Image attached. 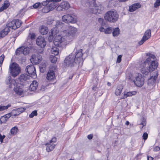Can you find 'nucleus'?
Listing matches in <instances>:
<instances>
[{"mask_svg":"<svg viewBox=\"0 0 160 160\" xmlns=\"http://www.w3.org/2000/svg\"><path fill=\"white\" fill-rule=\"evenodd\" d=\"M146 60L141 62L139 67L143 75H147L149 72L153 71L158 65V62L154 60L156 58L154 55L149 52L146 54Z\"/></svg>","mask_w":160,"mask_h":160,"instance_id":"nucleus-1","label":"nucleus"},{"mask_svg":"<svg viewBox=\"0 0 160 160\" xmlns=\"http://www.w3.org/2000/svg\"><path fill=\"white\" fill-rule=\"evenodd\" d=\"M29 76L26 74L21 75V96L27 95L28 92Z\"/></svg>","mask_w":160,"mask_h":160,"instance_id":"nucleus-2","label":"nucleus"},{"mask_svg":"<svg viewBox=\"0 0 160 160\" xmlns=\"http://www.w3.org/2000/svg\"><path fill=\"white\" fill-rule=\"evenodd\" d=\"M118 17L117 12L112 10L107 12L104 16L105 20L110 22H115L118 20Z\"/></svg>","mask_w":160,"mask_h":160,"instance_id":"nucleus-3","label":"nucleus"},{"mask_svg":"<svg viewBox=\"0 0 160 160\" xmlns=\"http://www.w3.org/2000/svg\"><path fill=\"white\" fill-rule=\"evenodd\" d=\"M9 71L12 76L14 78L16 77L20 72L19 65L16 62L11 63L9 65Z\"/></svg>","mask_w":160,"mask_h":160,"instance_id":"nucleus-4","label":"nucleus"},{"mask_svg":"<svg viewBox=\"0 0 160 160\" xmlns=\"http://www.w3.org/2000/svg\"><path fill=\"white\" fill-rule=\"evenodd\" d=\"M78 62L75 59V55L71 54L66 57L64 60V64L67 66L72 67Z\"/></svg>","mask_w":160,"mask_h":160,"instance_id":"nucleus-5","label":"nucleus"},{"mask_svg":"<svg viewBox=\"0 0 160 160\" xmlns=\"http://www.w3.org/2000/svg\"><path fill=\"white\" fill-rule=\"evenodd\" d=\"M77 32V29L75 28L70 26L68 30H64L62 32L61 34L63 37H70V38L73 37Z\"/></svg>","mask_w":160,"mask_h":160,"instance_id":"nucleus-6","label":"nucleus"},{"mask_svg":"<svg viewBox=\"0 0 160 160\" xmlns=\"http://www.w3.org/2000/svg\"><path fill=\"white\" fill-rule=\"evenodd\" d=\"M25 71L28 73L29 76L33 78L37 77L36 72L34 66L32 65L28 66Z\"/></svg>","mask_w":160,"mask_h":160,"instance_id":"nucleus-7","label":"nucleus"},{"mask_svg":"<svg viewBox=\"0 0 160 160\" xmlns=\"http://www.w3.org/2000/svg\"><path fill=\"white\" fill-rule=\"evenodd\" d=\"M62 20L66 23H75L77 21V17L74 15L67 14L63 16Z\"/></svg>","mask_w":160,"mask_h":160,"instance_id":"nucleus-8","label":"nucleus"},{"mask_svg":"<svg viewBox=\"0 0 160 160\" xmlns=\"http://www.w3.org/2000/svg\"><path fill=\"white\" fill-rule=\"evenodd\" d=\"M6 28L9 29L12 28L13 29H16L20 27V22L19 20H13L11 22H9L6 25Z\"/></svg>","mask_w":160,"mask_h":160,"instance_id":"nucleus-9","label":"nucleus"},{"mask_svg":"<svg viewBox=\"0 0 160 160\" xmlns=\"http://www.w3.org/2000/svg\"><path fill=\"white\" fill-rule=\"evenodd\" d=\"M133 81L137 87H140L144 84V79L141 74L138 73L136 77V80H134Z\"/></svg>","mask_w":160,"mask_h":160,"instance_id":"nucleus-10","label":"nucleus"},{"mask_svg":"<svg viewBox=\"0 0 160 160\" xmlns=\"http://www.w3.org/2000/svg\"><path fill=\"white\" fill-rule=\"evenodd\" d=\"M56 141V138L54 137L52 138L48 143H46L45 145L46 146V150L47 152H49L54 149L55 145L53 144V143L55 142Z\"/></svg>","mask_w":160,"mask_h":160,"instance_id":"nucleus-11","label":"nucleus"},{"mask_svg":"<svg viewBox=\"0 0 160 160\" xmlns=\"http://www.w3.org/2000/svg\"><path fill=\"white\" fill-rule=\"evenodd\" d=\"M42 56L38 54L37 55L33 54L32 56L30 59L32 63L35 64H39L42 60Z\"/></svg>","mask_w":160,"mask_h":160,"instance_id":"nucleus-12","label":"nucleus"},{"mask_svg":"<svg viewBox=\"0 0 160 160\" xmlns=\"http://www.w3.org/2000/svg\"><path fill=\"white\" fill-rule=\"evenodd\" d=\"M82 50L80 49L76 52V55H75V59L77 60V61L78 62V64L79 65H82L83 62L82 58Z\"/></svg>","mask_w":160,"mask_h":160,"instance_id":"nucleus-13","label":"nucleus"},{"mask_svg":"<svg viewBox=\"0 0 160 160\" xmlns=\"http://www.w3.org/2000/svg\"><path fill=\"white\" fill-rule=\"evenodd\" d=\"M36 42L37 45L42 48H44L46 45L44 38L42 36H39L36 39Z\"/></svg>","mask_w":160,"mask_h":160,"instance_id":"nucleus-14","label":"nucleus"},{"mask_svg":"<svg viewBox=\"0 0 160 160\" xmlns=\"http://www.w3.org/2000/svg\"><path fill=\"white\" fill-rule=\"evenodd\" d=\"M55 68H54V69L53 68H51L49 70L47 75V79L48 80H53L55 78V73L54 70Z\"/></svg>","mask_w":160,"mask_h":160,"instance_id":"nucleus-15","label":"nucleus"},{"mask_svg":"<svg viewBox=\"0 0 160 160\" xmlns=\"http://www.w3.org/2000/svg\"><path fill=\"white\" fill-rule=\"evenodd\" d=\"M158 76V72L156 71L153 73V75L148 79V85H153L155 82L156 79Z\"/></svg>","mask_w":160,"mask_h":160,"instance_id":"nucleus-16","label":"nucleus"},{"mask_svg":"<svg viewBox=\"0 0 160 160\" xmlns=\"http://www.w3.org/2000/svg\"><path fill=\"white\" fill-rule=\"evenodd\" d=\"M69 7V4L67 2H63L58 7L57 9L58 11H61L63 9H68Z\"/></svg>","mask_w":160,"mask_h":160,"instance_id":"nucleus-17","label":"nucleus"},{"mask_svg":"<svg viewBox=\"0 0 160 160\" xmlns=\"http://www.w3.org/2000/svg\"><path fill=\"white\" fill-rule=\"evenodd\" d=\"M64 38L61 35H56L55 37L53 42L56 46H60Z\"/></svg>","mask_w":160,"mask_h":160,"instance_id":"nucleus-18","label":"nucleus"},{"mask_svg":"<svg viewBox=\"0 0 160 160\" xmlns=\"http://www.w3.org/2000/svg\"><path fill=\"white\" fill-rule=\"evenodd\" d=\"M38 85V83L36 81H34L28 88V91H35L37 89Z\"/></svg>","mask_w":160,"mask_h":160,"instance_id":"nucleus-19","label":"nucleus"},{"mask_svg":"<svg viewBox=\"0 0 160 160\" xmlns=\"http://www.w3.org/2000/svg\"><path fill=\"white\" fill-rule=\"evenodd\" d=\"M13 90L16 94L20 95V83L15 82Z\"/></svg>","mask_w":160,"mask_h":160,"instance_id":"nucleus-20","label":"nucleus"},{"mask_svg":"<svg viewBox=\"0 0 160 160\" xmlns=\"http://www.w3.org/2000/svg\"><path fill=\"white\" fill-rule=\"evenodd\" d=\"M141 7V5L138 3H135L129 7V10L131 12H133Z\"/></svg>","mask_w":160,"mask_h":160,"instance_id":"nucleus-21","label":"nucleus"},{"mask_svg":"<svg viewBox=\"0 0 160 160\" xmlns=\"http://www.w3.org/2000/svg\"><path fill=\"white\" fill-rule=\"evenodd\" d=\"M30 51V48L29 47L24 46L21 47V53L25 55L28 54Z\"/></svg>","mask_w":160,"mask_h":160,"instance_id":"nucleus-22","label":"nucleus"},{"mask_svg":"<svg viewBox=\"0 0 160 160\" xmlns=\"http://www.w3.org/2000/svg\"><path fill=\"white\" fill-rule=\"evenodd\" d=\"M136 94V92L135 91L132 92H125L124 93V94L123 97L121 98L124 99L128 97L132 96V95H135Z\"/></svg>","mask_w":160,"mask_h":160,"instance_id":"nucleus-23","label":"nucleus"},{"mask_svg":"<svg viewBox=\"0 0 160 160\" xmlns=\"http://www.w3.org/2000/svg\"><path fill=\"white\" fill-rule=\"evenodd\" d=\"M10 31V29L8 28H5L2 31L0 32V38H3L7 35Z\"/></svg>","mask_w":160,"mask_h":160,"instance_id":"nucleus-24","label":"nucleus"},{"mask_svg":"<svg viewBox=\"0 0 160 160\" xmlns=\"http://www.w3.org/2000/svg\"><path fill=\"white\" fill-rule=\"evenodd\" d=\"M123 88V86L122 84L118 85L115 90V94L117 96L120 95Z\"/></svg>","mask_w":160,"mask_h":160,"instance_id":"nucleus-25","label":"nucleus"},{"mask_svg":"<svg viewBox=\"0 0 160 160\" xmlns=\"http://www.w3.org/2000/svg\"><path fill=\"white\" fill-rule=\"evenodd\" d=\"M64 24L60 21H58L56 22V27L54 28H55L56 30H58L59 31V29L64 27Z\"/></svg>","mask_w":160,"mask_h":160,"instance_id":"nucleus-26","label":"nucleus"},{"mask_svg":"<svg viewBox=\"0 0 160 160\" xmlns=\"http://www.w3.org/2000/svg\"><path fill=\"white\" fill-rule=\"evenodd\" d=\"M61 0H46V3L47 4V2H51V3L50 4V7H51V9H54L55 8V5L54 2H57L60 1Z\"/></svg>","mask_w":160,"mask_h":160,"instance_id":"nucleus-27","label":"nucleus"},{"mask_svg":"<svg viewBox=\"0 0 160 160\" xmlns=\"http://www.w3.org/2000/svg\"><path fill=\"white\" fill-rule=\"evenodd\" d=\"M151 35V30L148 29L145 32L143 37V38H144L145 39L147 40L150 38Z\"/></svg>","mask_w":160,"mask_h":160,"instance_id":"nucleus-28","label":"nucleus"},{"mask_svg":"<svg viewBox=\"0 0 160 160\" xmlns=\"http://www.w3.org/2000/svg\"><path fill=\"white\" fill-rule=\"evenodd\" d=\"M46 64L45 63H42L39 65L40 71L41 72L44 73L46 70Z\"/></svg>","mask_w":160,"mask_h":160,"instance_id":"nucleus-29","label":"nucleus"},{"mask_svg":"<svg viewBox=\"0 0 160 160\" xmlns=\"http://www.w3.org/2000/svg\"><path fill=\"white\" fill-rule=\"evenodd\" d=\"M9 2L6 1L4 2V4L0 8V12L2 11L3 10L7 9L9 6Z\"/></svg>","mask_w":160,"mask_h":160,"instance_id":"nucleus-30","label":"nucleus"},{"mask_svg":"<svg viewBox=\"0 0 160 160\" xmlns=\"http://www.w3.org/2000/svg\"><path fill=\"white\" fill-rule=\"evenodd\" d=\"M39 32L42 35H45L48 33V29L47 27L42 26L40 29Z\"/></svg>","mask_w":160,"mask_h":160,"instance_id":"nucleus-31","label":"nucleus"},{"mask_svg":"<svg viewBox=\"0 0 160 160\" xmlns=\"http://www.w3.org/2000/svg\"><path fill=\"white\" fill-rule=\"evenodd\" d=\"M47 4L45 2H43L42 4L38 2L35 3L33 5V7L34 8L36 9L37 8H41L42 5L44 6Z\"/></svg>","mask_w":160,"mask_h":160,"instance_id":"nucleus-32","label":"nucleus"},{"mask_svg":"<svg viewBox=\"0 0 160 160\" xmlns=\"http://www.w3.org/2000/svg\"><path fill=\"white\" fill-rule=\"evenodd\" d=\"M112 35L114 37L117 36L120 33V30L118 28H115L113 29Z\"/></svg>","mask_w":160,"mask_h":160,"instance_id":"nucleus-33","label":"nucleus"},{"mask_svg":"<svg viewBox=\"0 0 160 160\" xmlns=\"http://www.w3.org/2000/svg\"><path fill=\"white\" fill-rule=\"evenodd\" d=\"M55 28H53L51 31V32H50L49 33V36H55V35L57 34L58 32V30H56Z\"/></svg>","mask_w":160,"mask_h":160,"instance_id":"nucleus-34","label":"nucleus"},{"mask_svg":"<svg viewBox=\"0 0 160 160\" xmlns=\"http://www.w3.org/2000/svg\"><path fill=\"white\" fill-rule=\"evenodd\" d=\"M11 82L12 80L11 76H9L8 77L6 80V83L7 85H8V87L9 88H12Z\"/></svg>","mask_w":160,"mask_h":160,"instance_id":"nucleus-35","label":"nucleus"},{"mask_svg":"<svg viewBox=\"0 0 160 160\" xmlns=\"http://www.w3.org/2000/svg\"><path fill=\"white\" fill-rule=\"evenodd\" d=\"M51 51L52 54L55 55H57L59 53L58 49L57 48L54 47L51 49Z\"/></svg>","mask_w":160,"mask_h":160,"instance_id":"nucleus-36","label":"nucleus"},{"mask_svg":"<svg viewBox=\"0 0 160 160\" xmlns=\"http://www.w3.org/2000/svg\"><path fill=\"white\" fill-rule=\"evenodd\" d=\"M18 129L16 127H14L10 130V132L12 135H14L18 132Z\"/></svg>","mask_w":160,"mask_h":160,"instance_id":"nucleus-37","label":"nucleus"},{"mask_svg":"<svg viewBox=\"0 0 160 160\" xmlns=\"http://www.w3.org/2000/svg\"><path fill=\"white\" fill-rule=\"evenodd\" d=\"M113 29V28H112V27H108L105 29L104 33L105 34L111 33L112 32Z\"/></svg>","mask_w":160,"mask_h":160,"instance_id":"nucleus-38","label":"nucleus"},{"mask_svg":"<svg viewBox=\"0 0 160 160\" xmlns=\"http://www.w3.org/2000/svg\"><path fill=\"white\" fill-rule=\"evenodd\" d=\"M50 59L51 62L52 63H55L57 60V58L53 55L50 56Z\"/></svg>","mask_w":160,"mask_h":160,"instance_id":"nucleus-39","label":"nucleus"},{"mask_svg":"<svg viewBox=\"0 0 160 160\" xmlns=\"http://www.w3.org/2000/svg\"><path fill=\"white\" fill-rule=\"evenodd\" d=\"M11 116L10 113H8L6 114L5 115L3 116L2 117V120L4 119L5 121H7L8 119Z\"/></svg>","mask_w":160,"mask_h":160,"instance_id":"nucleus-40","label":"nucleus"},{"mask_svg":"<svg viewBox=\"0 0 160 160\" xmlns=\"http://www.w3.org/2000/svg\"><path fill=\"white\" fill-rule=\"evenodd\" d=\"M51 9V7H49V8L47 7H44V8L42 9V12L44 13L48 12L49 11V9Z\"/></svg>","mask_w":160,"mask_h":160,"instance_id":"nucleus-41","label":"nucleus"},{"mask_svg":"<svg viewBox=\"0 0 160 160\" xmlns=\"http://www.w3.org/2000/svg\"><path fill=\"white\" fill-rule=\"evenodd\" d=\"M10 105L8 104L6 106L0 105V111H2L5 110L7 109L8 107H10Z\"/></svg>","mask_w":160,"mask_h":160,"instance_id":"nucleus-42","label":"nucleus"},{"mask_svg":"<svg viewBox=\"0 0 160 160\" xmlns=\"http://www.w3.org/2000/svg\"><path fill=\"white\" fill-rule=\"evenodd\" d=\"M20 55V47L18 48L16 50L15 53V55L17 57H15V58H17L19 57Z\"/></svg>","mask_w":160,"mask_h":160,"instance_id":"nucleus-43","label":"nucleus"},{"mask_svg":"<svg viewBox=\"0 0 160 160\" xmlns=\"http://www.w3.org/2000/svg\"><path fill=\"white\" fill-rule=\"evenodd\" d=\"M160 6V0H156L154 3V7L155 8H157Z\"/></svg>","mask_w":160,"mask_h":160,"instance_id":"nucleus-44","label":"nucleus"},{"mask_svg":"<svg viewBox=\"0 0 160 160\" xmlns=\"http://www.w3.org/2000/svg\"><path fill=\"white\" fill-rule=\"evenodd\" d=\"M37 115V112L36 110H34L29 115V116L31 118H33L34 116H36Z\"/></svg>","mask_w":160,"mask_h":160,"instance_id":"nucleus-45","label":"nucleus"},{"mask_svg":"<svg viewBox=\"0 0 160 160\" xmlns=\"http://www.w3.org/2000/svg\"><path fill=\"white\" fill-rule=\"evenodd\" d=\"M5 58V56L3 54L2 55L0 56V63L2 64L3 60Z\"/></svg>","mask_w":160,"mask_h":160,"instance_id":"nucleus-46","label":"nucleus"},{"mask_svg":"<svg viewBox=\"0 0 160 160\" xmlns=\"http://www.w3.org/2000/svg\"><path fill=\"white\" fill-rule=\"evenodd\" d=\"M146 40V39H145L144 38H143V37H142L141 40L138 42V44L140 45H141Z\"/></svg>","mask_w":160,"mask_h":160,"instance_id":"nucleus-47","label":"nucleus"},{"mask_svg":"<svg viewBox=\"0 0 160 160\" xmlns=\"http://www.w3.org/2000/svg\"><path fill=\"white\" fill-rule=\"evenodd\" d=\"M54 21L51 19H48L47 21V23L48 24L50 25L52 24Z\"/></svg>","mask_w":160,"mask_h":160,"instance_id":"nucleus-48","label":"nucleus"},{"mask_svg":"<svg viewBox=\"0 0 160 160\" xmlns=\"http://www.w3.org/2000/svg\"><path fill=\"white\" fill-rule=\"evenodd\" d=\"M143 138L144 140H146L148 137V134L146 132H144L143 134Z\"/></svg>","mask_w":160,"mask_h":160,"instance_id":"nucleus-49","label":"nucleus"},{"mask_svg":"<svg viewBox=\"0 0 160 160\" xmlns=\"http://www.w3.org/2000/svg\"><path fill=\"white\" fill-rule=\"evenodd\" d=\"M122 56L121 55H119L117 58V62L119 63L121 61Z\"/></svg>","mask_w":160,"mask_h":160,"instance_id":"nucleus-50","label":"nucleus"},{"mask_svg":"<svg viewBox=\"0 0 160 160\" xmlns=\"http://www.w3.org/2000/svg\"><path fill=\"white\" fill-rule=\"evenodd\" d=\"M5 136L4 135L2 136L0 134V141L1 143L3 142V139L5 138Z\"/></svg>","mask_w":160,"mask_h":160,"instance_id":"nucleus-51","label":"nucleus"},{"mask_svg":"<svg viewBox=\"0 0 160 160\" xmlns=\"http://www.w3.org/2000/svg\"><path fill=\"white\" fill-rule=\"evenodd\" d=\"M160 149V147L158 146H156L153 149V151L154 152H157L159 151Z\"/></svg>","mask_w":160,"mask_h":160,"instance_id":"nucleus-52","label":"nucleus"},{"mask_svg":"<svg viewBox=\"0 0 160 160\" xmlns=\"http://www.w3.org/2000/svg\"><path fill=\"white\" fill-rule=\"evenodd\" d=\"M35 35L34 34H30L28 36V37H30L32 40L34 39L35 38Z\"/></svg>","mask_w":160,"mask_h":160,"instance_id":"nucleus-53","label":"nucleus"},{"mask_svg":"<svg viewBox=\"0 0 160 160\" xmlns=\"http://www.w3.org/2000/svg\"><path fill=\"white\" fill-rule=\"evenodd\" d=\"M17 111V110H13L12 111V114H13V115L14 116H17V115H18L19 114H20V113L18 112L17 113H14V112H16Z\"/></svg>","mask_w":160,"mask_h":160,"instance_id":"nucleus-54","label":"nucleus"},{"mask_svg":"<svg viewBox=\"0 0 160 160\" xmlns=\"http://www.w3.org/2000/svg\"><path fill=\"white\" fill-rule=\"evenodd\" d=\"M105 29L102 27H101L99 28V31L100 32H105Z\"/></svg>","mask_w":160,"mask_h":160,"instance_id":"nucleus-55","label":"nucleus"},{"mask_svg":"<svg viewBox=\"0 0 160 160\" xmlns=\"http://www.w3.org/2000/svg\"><path fill=\"white\" fill-rule=\"evenodd\" d=\"M53 36H49L48 40L49 42H51L53 39Z\"/></svg>","mask_w":160,"mask_h":160,"instance_id":"nucleus-56","label":"nucleus"},{"mask_svg":"<svg viewBox=\"0 0 160 160\" xmlns=\"http://www.w3.org/2000/svg\"><path fill=\"white\" fill-rule=\"evenodd\" d=\"M93 137V135L92 134H90L88 136V138L89 139L91 140L92 139Z\"/></svg>","mask_w":160,"mask_h":160,"instance_id":"nucleus-57","label":"nucleus"},{"mask_svg":"<svg viewBox=\"0 0 160 160\" xmlns=\"http://www.w3.org/2000/svg\"><path fill=\"white\" fill-rule=\"evenodd\" d=\"M147 160H153V158L150 156H147Z\"/></svg>","mask_w":160,"mask_h":160,"instance_id":"nucleus-58","label":"nucleus"},{"mask_svg":"<svg viewBox=\"0 0 160 160\" xmlns=\"http://www.w3.org/2000/svg\"><path fill=\"white\" fill-rule=\"evenodd\" d=\"M26 109V108H21V112H22Z\"/></svg>","mask_w":160,"mask_h":160,"instance_id":"nucleus-59","label":"nucleus"},{"mask_svg":"<svg viewBox=\"0 0 160 160\" xmlns=\"http://www.w3.org/2000/svg\"><path fill=\"white\" fill-rule=\"evenodd\" d=\"M6 121H5V120L3 119V120H2V118H1V119L0 120V124H1L3 122H5Z\"/></svg>","mask_w":160,"mask_h":160,"instance_id":"nucleus-60","label":"nucleus"},{"mask_svg":"<svg viewBox=\"0 0 160 160\" xmlns=\"http://www.w3.org/2000/svg\"><path fill=\"white\" fill-rule=\"evenodd\" d=\"M119 2H126L127 1H128V0H118Z\"/></svg>","mask_w":160,"mask_h":160,"instance_id":"nucleus-61","label":"nucleus"},{"mask_svg":"<svg viewBox=\"0 0 160 160\" xmlns=\"http://www.w3.org/2000/svg\"><path fill=\"white\" fill-rule=\"evenodd\" d=\"M26 60V59L25 57H24L22 59V62H25Z\"/></svg>","mask_w":160,"mask_h":160,"instance_id":"nucleus-62","label":"nucleus"},{"mask_svg":"<svg viewBox=\"0 0 160 160\" xmlns=\"http://www.w3.org/2000/svg\"><path fill=\"white\" fill-rule=\"evenodd\" d=\"M129 124V122L128 121H127L125 123V124L127 125H128Z\"/></svg>","mask_w":160,"mask_h":160,"instance_id":"nucleus-63","label":"nucleus"},{"mask_svg":"<svg viewBox=\"0 0 160 160\" xmlns=\"http://www.w3.org/2000/svg\"><path fill=\"white\" fill-rule=\"evenodd\" d=\"M70 160H73V159H70Z\"/></svg>","mask_w":160,"mask_h":160,"instance_id":"nucleus-64","label":"nucleus"}]
</instances>
